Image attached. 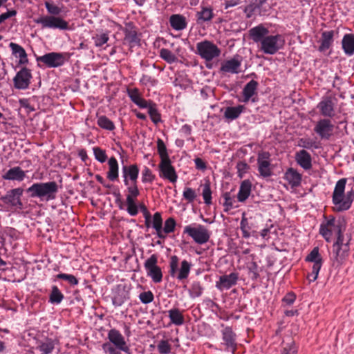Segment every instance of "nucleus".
Returning a JSON list of instances; mask_svg holds the SVG:
<instances>
[{"label": "nucleus", "mask_w": 354, "mask_h": 354, "mask_svg": "<svg viewBox=\"0 0 354 354\" xmlns=\"http://www.w3.org/2000/svg\"><path fill=\"white\" fill-rule=\"evenodd\" d=\"M346 181V178H344L336 183L332 196L335 212H340L349 209L354 201L353 189L348 192L346 194L344 193Z\"/></svg>", "instance_id": "1"}, {"label": "nucleus", "mask_w": 354, "mask_h": 354, "mask_svg": "<svg viewBox=\"0 0 354 354\" xmlns=\"http://www.w3.org/2000/svg\"><path fill=\"white\" fill-rule=\"evenodd\" d=\"M346 229V221L344 217L335 218L330 216L327 221L320 225L319 234L329 243L332 240L333 234H335L337 239H342L345 238L344 235Z\"/></svg>", "instance_id": "2"}, {"label": "nucleus", "mask_w": 354, "mask_h": 354, "mask_svg": "<svg viewBox=\"0 0 354 354\" xmlns=\"http://www.w3.org/2000/svg\"><path fill=\"white\" fill-rule=\"evenodd\" d=\"M26 192L30 194L31 198H46V200L55 198L58 192V185L55 181L47 183H36L29 187Z\"/></svg>", "instance_id": "3"}, {"label": "nucleus", "mask_w": 354, "mask_h": 354, "mask_svg": "<svg viewBox=\"0 0 354 354\" xmlns=\"http://www.w3.org/2000/svg\"><path fill=\"white\" fill-rule=\"evenodd\" d=\"M351 240V234H346V237L342 239H336L332 247L333 256L331 260L334 266L338 267L342 265L349 256Z\"/></svg>", "instance_id": "4"}, {"label": "nucleus", "mask_w": 354, "mask_h": 354, "mask_svg": "<svg viewBox=\"0 0 354 354\" xmlns=\"http://www.w3.org/2000/svg\"><path fill=\"white\" fill-rule=\"evenodd\" d=\"M139 172L140 169L136 164L122 166V175L123 182L127 187L128 193L131 194H135L136 195V192L139 191L138 187Z\"/></svg>", "instance_id": "5"}, {"label": "nucleus", "mask_w": 354, "mask_h": 354, "mask_svg": "<svg viewBox=\"0 0 354 354\" xmlns=\"http://www.w3.org/2000/svg\"><path fill=\"white\" fill-rule=\"evenodd\" d=\"M179 259L177 256H171L169 261V274L172 277H176L178 281H183L187 279L192 264L187 260H183L180 263V268L178 269Z\"/></svg>", "instance_id": "6"}, {"label": "nucleus", "mask_w": 354, "mask_h": 354, "mask_svg": "<svg viewBox=\"0 0 354 354\" xmlns=\"http://www.w3.org/2000/svg\"><path fill=\"white\" fill-rule=\"evenodd\" d=\"M196 54L206 62H210L220 56L221 49L209 40H204L196 44Z\"/></svg>", "instance_id": "7"}, {"label": "nucleus", "mask_w": 354, "mask_h": 354, "mask_svg": "<svg viewBox=\"0 0 354 354\" xmlns=\"http://www.w3.org/2000/svg\"><path fill=\"white\" fill-rule=\"evenodd\" d=\"M70 57L68 53L52 52L37 57V61L43 62L48 68H57L63 66Z\"/></svg>", "instance_id": "8"}, {"label": "nucleus", "mask_w": 354, "mask_h": 354, "mask_svg": "<svg viewBox=\"0 0 354 354\" xmlns=\"http://www.w3.org/2000/svg\"><path fill=\"white\" fill-rule=\"evenodd\" d=\"M285 44L282 35H268L261 43L260 49L265 54L274 55L283 48Z\"/></svg>", "instance_id": "9"}, {"label": "nucleus", "mask_w": 354, "mask_h": 354, "mask_svg": "<svg viewBox=\"0 0 354 354\" xmlns=\"http://www.w3.org/2000/svg\"><path fill=\"white\" fill-rule=\"evenodd\" d=\"M221 327L223 329L221 330V345L223 347L225 351L234 354L237 349L236 334L231 326H225L222 324Z\"/></svg>", "instance_id": "10"}, {"label": "nucleus", "mask_w": 354, "mask_h": 354, "mask_svg": "<svg viewBox=\"0 0 354 354\" xmlns=\"http://www.w3.org/2000/svg\"><path fill=\"white\" fill-rule=\"evenodd\" d=\"M35 22L41 25L42 28L59 29L62 30H69L68 23L59 17L44 16L35 19Z\"/></svg>", "instance_id": "11"}, {"label": "nucleus", "mask_w": 354, "mask_h": 354, "mask_svg": "<svg viewBox=\"0 0 354 354\" xmlns=\"http://www.w3.org/2000/svg\"><path fill=\"white\" fill-rule=\"evenodd\" d=\"M157 263L158 256L155 254L151 255L144 263L147 276L156 283H160L162 280V272Z\"/></svg>", "instance_id": "12"}, {"label": "nucleus", "mask_w": 354, "mask_h": 354, "mask_svg": "<svg viewBox=\"0 0 354 354\" xmlns=\"http://www.w3.org/2000/svg\"><path fill=\"white\" fill-rule=\"evenodd\" d=\"M183 232L187 234L196 243L201 245L206 243L210 238L208 230L201 225H199L197 227L187 225L184 228Z\"/></svg>", "instance_id": "13"}, {"label": "nucleus", "mask_w": 354, "mask_h": 354, "mask_svg": "<svg viewBox=\"0 0 354 354\" xmlns=\"http://www.w3.org/2000/svg\"><path fill=\"white\" fill-rule=\"evenodd\" d=\"M334 125L329 118L319 119L315 124L313 131L321 140H328L333 135Z\"/></svg>", "instance_id": "14"}, {"label": "nucleus", "mask_w": 354, "mask_h": 354, "mask_svg": "<svg viewBox=\"0 0 354 354\" xmlns=\"http://www.w3.org/2000/svg\"><path fill=\"white\" fill-rule=\"evenodd\" d=\"M335 98L331 95L324 96L317 105L320 114L326 118H333L335 115Z\"/></svg>", "instance_id": "15"}, {"label": "nucleus", "mask_w": 354, "mask_h": 354, "mask_svg": "<svg viewBox=\"0 0 354 354\" xmlns=\"http://www.w3.org/2000/svg\"><path fill=\"white\" fill-rule=\"evenodd\" d=\"M257 165L261 176L268 178L272 175L270 153L268 151H261L258 153Z\"/></svg>", "instance_id": "16"}, {"label": "nucleus", "mask_w": 354, "mask_h": 354, "mask_svg": "<svg viewBox=\"0 0 354 354\" xmlns=\"http://www.w3.org/2000/svg\"><path fill=\"white\" fill-rule=\"evenodd\" d=\"M159 176L174 183L177 181L178 175L170 159L160 160L158 165Z\"/></svg>", "instance_id": "17"}, {"label": "nucleus", "mask_w": 354, "mask_h": 354, "mask_svg": "<svg viewBox=\"0 0 354 354\" xmlns=\"http://www.w3.org/2000/svg\"><path fill=\"white\" fill-rule=\"evenodd\" d=\"M32 77L31 71L26 67H23L13 78L14 86L19 90L26 89L29 87Z\"/></svg>", "instance_id": "18"}, {"label": "nucleus", "mask_w": 354, "mask_h": 354, "mask_svg": "<svg viewBox=\"0 0 354 354\" xmlns=\"http://www.w3.org/2000/svg\"><path fill=\"white\" fill-rule=\"evenodd\" d=\"M24 189L21 187L10 189L1 197V201L6 205L22 209L23 203L21 200Z\"/></svg>", "instance_id": "19"}, {"label": "nucleus", "mask_w": 354, "mask_h": 354, "mask_svg": "<svg viewBox=\"0 0 354 354\" xmlns=\"http://www.w3.org/2000/svg\"><path fill=\"white\" fill-rule=\"evenodd\" d=\"M108 339L118 350L129 353V348L119 330L115 328L111 329L108 333Z\"/></svg>", "instance_id": "20"}, {"label": "nucleus", "mask_w": 354, "mask_h": 354, "mask_svg": "<svg viewBox=\"0 0 354 354\" xmlns=\"http://www.w3.org/2000/svg\"><path fill=\"white\" fill-rule=\"evenodd\" d=\"M242 58L236 55L231 59L224 62L221 66L220 71L223 73L237 74L240 73Z\"/></svg>", "instance_id": "21"}, {"label": "nucleus", "mask_w": 354, "mask_h": 354, "mask_svg": "<svg viewBox=\"0 0 354 354\" xmlns=\"http://www.w3.org/2000/svg\"><path fill=\"white\" fill-rule=\"evenodd\" d=\"M238 278L239 274L236 272L222 275L216 282V287L220 290H223V289L228 290L236 284Z\"/></svg>", "instance_id": "22"}, {"label": "nucleus", "mask_w": 354, "mask_h": 354, "mask_svg": "<svg viewBox=\"0 0 354 354\" xmlns=\"http://www.w3.org/2000/svg\"><path fill=\"white\" fill-rule=\"evenodd\" d=\"M269 30L262 24H259L255 27L250 28L248 31L249 37L254 43H261L268 35Z\"/></svg>", "instance_id": "23"}, {"label": "nucleus", "mask_w": 354, "mask_h": 354, "mask_svg": "<svg viewBox=\"0 0 354 354\" xmlns=\"http://www.w3.org/2000/svg\"><path fill=\"white\" fill-rule=\"evenodd\" d=\"M335 33V30L323 31L322 32L320 45L318 48L319 52H324L333 46Z\"/></svg>", "instance_id": "24"}, {"label": "nucleus", "mask_w": 354, "mask_h": 354, "mask_svg": "<svg viewBox=\"0 0 354 354\" xmlns=\"http://www.w3.org/2000/svg\"><path fill=\"white\" fill-rule=\"evenodd\" d=\"M9 47L12 50V54L19 59L18 62L19 65H26L28 63L27 53L21 46L16 43L10 42Z\"/></svg>", "instance_id": "25"}, {"label": "nucleus", "mask_w": 354, "mask_h": 354, "mask_svg": "<svg viewBox=\"0 0 354 354\" xmlns=\"http://www.w3.org/2000/svg\"><path fill=\"white\" fill-rule=\"evenodd\" d=\"M305 261L313 263V266L314 274L315 273V272H317L318 270H320L322 266L323 259L319 252V248L315 247L311 250V252L307 255V257L305 259Z\"/></svg>", "instance_id": "26"}, {"label": "nucleus", "mask_w": 354, "mask_h": 354, "mask_svg": "<svg viewBox=\"0 0 354 354\" xmlns=\"http://www.w3.org/2000/svg\"><path fill=\"white\" fill-rule=\"evenodd\" d=\"M295 160L297 164L306 170L310 169L312 167L311 156L304 149L297 152Z\"/></svg>", "instance_id": "27"}, {"label": "nucleus", "mask_w": 354, "mask_h": 354, "mask_svg": "<svg viewBox=\"0 0 354 354\" xmlns=\"http://www.w3.org/2000/svg\"><path fill=\"white\" fill-rule=\"evenodd\" d=\"M26 177V172L19 167H15L8 169L3 176L4 180L22 181Z\"/></svg>", "instance_id": "28"}, {"label": "nucleus", "mask_w": 354, "mask_h": 354, "mask_svg": "<svg viewBox=\"0 0 354 354\" xmlns=\"http://www.w3.org/2000/svg\"><path fill=\"white\" fill-rule=\"evenodd\" d=\"M284 179L291 185V187H298L301 182V174L296 169L290 167L287 169L284 174Z\"/></svg>", "instance_id": "29"}, {"label": "nucleus", "mask_w": 354, "mask_h": 354, "mask_svg": "<svg viewBox=\"0 0 354 354\" xmlns=\"http://www.w3.org/2000/svg\"><path fill=\"white\" fill-rule=\"evenodd\" d=\"M342 49L346 55L354 54V34H345L342 40Z\"/></svg>", "instance_id": "30"}, {"label": "nucleus", "mask_w": 354, "mask_h": 354, "mask_svg": "<svg viewBox=\"0 0 354 354\" xmlns=\"http://www.w3.org/2000/svg\"><path fill=\"white\" fill-rule=\"evenodd\" d=\"M108 165L107 178L111 181L117 180L119 175V166L117 159L113 156L111 157L108 160Z\"/></svg>", "instance_id": "31"}, {"label": "nucleus", "mask_w": 354, "mask_h": 354, "mask_svg": "<svg viewBox=\"0 0 354 354\" xmlns=\"http://www.w3.org/2000/svg\"><path fill=\"white\" fill-rule=\"evenodd\" d=\"M140 195V191L136 192V195L135 194H131L128 193L126 198V203H127V211L131 216H136L138 213L139 205H136V198Z\"/></svg>", "instance_id": "32"}, {"label": "nucleus", "mask_w": 354, "mask_h": 354, "mask_svg": "<svg viewBox=\"0 0 354 354\" xmlns=\"http://www.w3.org/2000/svg\"><path fill=\"white\" fill-rule=\"evenodd\" d=\"M259 83L254 80H252L247 83L242 91L243 100V102H248L250 99L257 93Z\"/></svg>", "instance_id": "33"}, {"label": "nucleus", "mask_w": 354, "mask_h": 354, "mask_svg": "<svg viewBox=\"0 0 354 354\" xmlns=\"http://www.w3.org/2000/svg\"><path fill=\"white\" fill-rule=\"evenodd\" d=\"M171 27L176 30H182L187 27L186 19L184 16L178 14L172 15L169 17Z\"/></svg>", "instance_id": "34"}, {"label": "nucleus", "mask_w": 354, "mask_h": 354, "mask_svg": "<svg viewBox=\"0 0 354 354\" xmlns=\"http://www.w3.org/2000/svg\"><path fill=\"white\" fill-rule=\"evenodd\" d=\"M252 188V183L249 180H243L240 185L237 198L239 202H244L249 197Z\"/></svg>", "instance_id": "35"}, {"label": "nucleus", "mask_w": 354, "mask_h": 354, "mask_svg": "<svg viewBox=\"0 0 354 354\" xmlns=\"http://www.w3.org/2000/svg\"><path fill=\"white\" fill-rule=\"evenodd\" d=\"M244 109L245 106L243 105L227 106L224 112V117L230 120H235L239 117Z\"/></svg>", "instance_id": "36"}, {"label": "nucleus", "mask_w": 354, "mask_h": 354, "mask_svg": "<svg viewBox=\"0 0 354 354\" xmlns=\"http://www.w3.org/2000/svg\"><path fill=\"white\" fill-rule=\"evenodd\" d=\"M124 41L128 42L131 46H133L136 44H139L140 39L138 36L137 31L133 28H125L124 30Z\"/></svg>", "instance_id": "37"}, {"label": "nucleus", "mask_w": 354, "mask_h": 354, "mask_svg": "<svg viewBox=\"0 0 354 354\" xmlns=\"http://www.w3.org/2000/svg\"><path fill=\"white\" fill-rule=\"evenodd\" d=\"M171 322L176 326L184 324V317L178 308H172L168 311Z\"/></svg>", "instance_id": "38"}, {"label": "nucleus", "mask_w": 354, "mask_h": 354, "mask_svg": "<svg viewBox=\"0 0 354 354\" xmlns=\"http://www.w3.org/2000/svg\"><path fill=\"white\" fill-rule=\"evenodd\" d=\"M297 352L298 347L293 339L283 342L280 354H297Z\"/></svg>", "instance_id": "39"}, {"label": "nucleus", "mask_w": 354, "mask_h": 354, "mask_svg": "<svg viewBox=\"0 0 354 354\" xmlns=\"http://www.w3.org/2000/svg\"><path fill=\"white\" fill-rule=\"evenodd\" d=\"M213 11L210 8L203 7L201 10L196 13L198 24L209 21L213 18Z\"/></svg>", "instance_id": "40"}, {"label": "nucleus", "mask_w": 354, "mask_h": 354, "mask_svg": "<svg viewBox=\"0 0 354 354\" xmlns=\"http://www.w3.org/2000/svg\"><path fill=\"white\" fill-rule=\"evenodd\" d=\"M203 287L198 281H194L192 283L189 289V294L191 298L199 297L203 292Z\"/></svg>", "instance_id": "41"}, {"label": "nucleus", "mask_w": 354, "mask_h": 354, "mask_svg": "<svg viewBox=\"0 0 354 354\" xmlns=\"http://www.w3.org/2000/svg\"><path fill=\"white\" fill-rule=\"evenodd\" d=\"M64 295L59 290L57 286H53L51 292L49 295V302L51 304H59L64 299Z\"/></svg>", "instance_id": "42"}, {"label": "nucleus", "mask_w": 354, "mask_h": 354, "mask_svg": "<svg viewBox=\"0 0 354 354\" xmlns=\"http://www.w3.org/2000/svg\"><path fill=\"white\" fill-rule=\"evenodd\" d=\"M97 124L100 128L108 131H113L115 128L114 123L106 115L99 116Z\"/></svg>", "instance_id": "43"}, {"label": "nucleus", "mask_w": 354, "mask_h": 354, "mask_svg": "<svg viewBox=\"0 0 354 354\" xmlns=\"http://www.w3.org/2000/svg\"><path fill=\"white\" fill-rule=\"evenodd\" d=\"M160 57L169 64H173L178 60L177 57L167 48L160 49Z\"/></svg>", "instance_id": "44"}, {"label": "nucleus", "mask_w": 354, "mask_h": 354, "mask_svg": "<svg viewBox=\"0 0 354 354\" xmlns=\"http://www.w3.org/2000/svg\"><path fill=\"white\" fill-rule=\"evenodd\" d=\"M148 113L150 116L151 121L155 124H157L162 121L161 120V115L158 112V111L156 108V104L155 103L151 104V105L148 109Z\"/></svg>", "instance_id": "45"}, {"label": "nucleus", "mask_w": 354, "mask_h": 354, "mask_svg": "<svg viewBox=\"0 0 354 354\" xmlns=\"http://www.w3.org/2000/svg\"><path fill=\"white\" fill-rule=\"evenodd\" d=\"M157 149L160 158V160L170 159L167 153L166 145L164 141L160 138H158L157 140Z\"/></svg>", "instance_id": "46"}, {"label": "nucleus", "mask_w": 354, "mask_h": 354, "mask_svg": "<svg viewBox=\"0 0 354 354\" xmlns=\"http://www.w3.org/2000/svg\"><path fill=\"white\" fill-rule=\"evenodd\" d=\"M202 195L204 199V203L206 205L212 204V190L210 187V183L208 180L203 185Z\"/></svg>", "instance_id": "47"}, {"label": "nucleus", "mask_w": 354, "mask_h": 354, "mask_svg": "<svg viewBox=\"0 0 354 354\" xmlns=\"http://www.w3.org/2000/svg\"><path fill=\"white\" fill-rule=\"evenodd\" d=\"M55 348L54 342L52 339H48L46 342L41 343L39 346L38 349L41 354H49Z\"/></svg>", "instance_id": "48"}, {"label": "nucleus", "mask_w": 354, "mask_h": 354, "mask_svg": "<svg viewBox=\"0 0 354 354\" xmlns=\"http://www.w3.org/2000/svg\"><path fill=\"white\" fill-rule=\"evenodd\" d=\"M155 178L156 176L151 170L149 167H145L142 171V182L143 183H152Z\"/></svg>", "instance_id": "49"}, {"label": "nucleus", "mask_w": 354, "mask_h": 354, "mask_svg": "<svg viewBox=\"0 0 354 354\" xmlns=\"http://www.w3.org/2000/svg\"><path fill=\"white\" fill-rule=\"evenodd\" d=\"M93 153L95 159L101 163L104 162L107 159L106 151L98 147H95L93 149Z\"/></svg>", "instance_id": "50"}, {"label": "nucleus", "mask_w": 354, "mask_h": 354, "mask_svg": "<svg viewBox=\"0 0 354 354\" xmlns=\"http://www.w3.org/2000/svg\"><path fill=\"white\" fill-rule=\"evenodd\" d=\"M240 228L242 231L243 237L248 239L250 236L249 232L250 227L248 225V219L245 216V214H243V216L240 223Z\"/></svg>", "instance_id": "51"}, {"label": "nucleus", "mask_w": 354, "mask_h": 354, "mask_svg": "<svg viewBox=\"0 0 354 354\" xmlns=\"http://www.w3.org/2000/svg\"><path fill=\"white\" fill-rule=\"evenodd\" d=\"M160 354H169L171 353V346L167 340L162 339L157 345Z\"/></svg>", "instance_id": "52"}, {"label": "nucleus", "mask_w": 354, "mask_h": 354, "mask_svg": "<svg viewBox=\"0 0 354 354\" xmlns=\"http://www.w3.org/2000/svg\"><path fill=\"white\" fill-rule=\"evenodd\" d=\"M176 225V222L175 219L172 217L168 218L165 221V225L162 228L164 233L169 234V233L173 232L175 230Z\"/></svg>", "instance_id": "53"}, {"label": "nucleus", "mask_w": 354, "mask_h": 354, "mask_svg": "<svg viewBox=\"0 0 354 354\" xmlns=\"http://www.w3.org/2000/svg\"><path fill=\"white\" fill-rule=\"evenodd\" d=\"M56 278L67 281L71 286H76L78 284V279L73 274L59 273L56 275Z\"/></svg>", "instance_id": "54"}, {"label": "nucleus", "mask_w": 354, "mask_h": 354, "mask_svg": "<svg viewBox=\"0 0 354 354\" xmlns=\"http://www.w3.org/2000/svg\"><path fill=\"white\" fill-rule=\"evenodd\" d=\"M183 196L188 203H193L197 196L195 190L191 187H185Z\"/></svg>", "instance_id": "55"}, {"label": "nucleus", "mask_w": 354, "mask_h": 354, "mask_svg": "<svg viewBox=\"0 0 354 354\" xmlns=\"http://www.w3.org/2000/svg\"><path fill=\"white\" fill-rule=\"evenodd\" d=\"M45 7H46L48 12L50 15H51L50 16H56L57 17L62 12V9L59 7H58L56 5H54L53 3H52L49 1L45 2Z\"/></svg>", "instance_id": "56"}, {"label": "nucleus", "mask_w": 354, "mask_h": 354, "mask_svg": "<svg viewBox=\"0 0 354 354\" xmlns=\"http://www.w3.org/2000/svg\"><path fill=\"white\" fill-rule=\"evenodd\" d=\"M139 299L144 304H148L153 301L154 295L150 290L142 292L139 295Z\"/></svg>", "instance_id": "57"}, {"label": "nucleus", "mask_w": 354, "mask_h": 354, "mask_svg": "<svg viewBox=\"0 0 354 354\" xmlns=\"http://www.w3.org/2000/svg\"><path fill=\"white\" fill-rule=\"evenodd\" d=\"M152 227L160 230L162 227V218L160 212H156L153 216Z\"/></svg>", "instance_id": "58"}, {"label": "nucleus", "mask_w": 354, "mask_h": 354, "mask_svg": "<svg viewBox=\"0 0 354 354\" xmlns=\"http://www.w3.org/2000/svg\"><path fill=\"white\" fill-rule=\"evenodd\" d=\"M127 92L128 96L134 104L141 97L139 90L137 88H128Z\"/></svg>", "instance_id": "59"}, {"label": "nucleus", "mask_w": 354, "mask_h": 354, "mask_svg": "<svg viewBox=\"0 0 354 354\" xmlns=\"http://www.w3.org/2000/svg\"><path fill=\"white\" fill-rule=\"evenodd\" d=\"M259 7H260V5H259L256 3H252L249 5H248L247 6H245L243 11L246 15V17L248 19H250V17H252V16L254 13L255 10L257 8H259Z\"/></svg>", "instance_id": "60"}, {"label": "nucleus", "mask_w": 354, "mask_h": 354, "mask_svg": "<svg viewBox=\"0 0 354 354\" xmlns=\"http://www.w3.org/2000/svg\"><path fill=\"white\" fill-rule=\"evenodd\" d=\"M93 39L95 40V45L97 47H100L108 41L109 36L107 34L103 33L96 35Z\"/></svg>", "instance_id": "61"}, {"label": "nucleus", "mask_w": 354, "mask_h": 354, "mask_svg": "<svg viewBox=\"0 0 354 354\" xmlns=\"http://www.w3.org/2000/svg\"><path fill=\"white\" fill-rule=\"evenodd\" d=\"M250 273L252 274L251 279L252 280H257L259 277L258 272V265L255 261H252L248 267Z\"/></svg>", "instance_id": "62"}, {"label": "nucleus", "mask_w": 354, "mask_h": 354, "mask_svg": "<svg viewBox=\"0 0 354 354\" xmlns=\"http://www.w3.org/2000/svg\"><path fill=\"white\" fill-rule=\"evenodd\" d=\"M299 146L302 147L303 148L306 149H311L314 147L315 149H317L318 146L317 145L316 142L312 140H310L309 139H304L301 138L299 140Z\"/></svg>", "instance_id": "63"}, {"label": "nucleus", "mask_w": 354, "mask_h": 354, "mask_svg": "<svg viewBox=\"0 0 354 354\" xmlns=\"http://www.w3.org/2000/svg\"><path fill=\"white\" fill-rule=\"evenodd\" d=\"M223 198L225 199V202L223 203V205L225 207V211H228L233 207L232 198H231L229 192L224 193Z\"/></svg>", "instance_id": "64"}]
</instances>
